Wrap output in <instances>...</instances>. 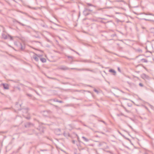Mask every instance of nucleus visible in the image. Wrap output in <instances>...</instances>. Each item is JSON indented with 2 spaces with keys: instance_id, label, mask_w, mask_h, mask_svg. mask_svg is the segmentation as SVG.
Returning a JSON list of instances; mask_svg holds the SVG:
<instances>
[{
  "instance_id": "nucleus-46",
  "label": "nucleus",
  "mask_w": 154,
  "mask_h": 154,
  "mask_svg": "<svg viewBox=\"0 0 154 154\" xmlns=\"http://www.w3.org/2000/svg\"><path fill=\"white\" fill-rule=\"evenodd\" d=\"M100 133H102V134H104V133L103 132H101Z\"/></svg>"
},
{
  "instance_id": "nucleus-44",
  "label": "nucleus",
  "mask_w": 154,
  "mask_h": 154,
  "mask_svg": "<svg viewBox=\"0 0 154 154\" xmlns=\"http://www.w3.org/2000/svg\"><path fill=\"white\" fill-rule=\"evenodd\" d=\"M120 91L121 92H122V93H124V92L123 91H122V90H120Z\"/></svg>"
},
{
  "instance_id": "nucleus-35",
  "label": "nucleus",
  "mask_w": 154,
  "mask_h": 154,
  "mask_svg": "<svg viewBox=\"0 0 154 154\" xmlns=\"http://www.w3.org/2000/svg\"><path fill=\"white\" fill-rule=\"evenodd\" d=\"M72 143H73L74 144H75V141L74 140H72Z\"/></svg>"
},
{
  "instance_id": "nucleus-41",
  "label": "nucleus",
  "mask_w": 154,
  "mask_h": 154,
  "mask_svg": "<svg viewBox=\"0 0 154 154\" xmlns=\"http://www.w3.org/2000/svg\"><path fill=\"white\" fill-rule=\"evenodd\" d=\"M118 70L119 72H120V70L119 67L118 68Z\"/></svg>"
},
{
  "instance_id": "nucleus-32",
  "label": "nucleus",
  "mask_w": 154,
  "mask_h": 154,
  "mask_svg": "<svg viewBox=\"0 0 154 154\" xmlns=\"http://www.w3.org/2000/svg\"><path fill=\"white\" fill-rule=\"evenodd\" d=\"M27 95L29 97H32V95L30 94H27Z\"/></svg>"
},
{
  "instance_id": "nucleus-34",
  "label": "nucleus",
  "mask_w": 154,
  "mask_h": 154,
  "mask_svg": "<svg viewBox=\"0 0 154 154\" xmlns=\"http://www.w3.org/2000/svg\"><path fill=\"white\" fill-rule=\"evenodd\" d=\"M142 60H144V62H147V60H146L145 59H143Z\"/></svg>"
},
{
  "instance_id": "nucleus-7",
  "label": "nucleus",
  "mask_w": 154,
  "mask_h": 154,
  "mask_svg": "<svg viewBox=\"0 0 154 154\" xmlns=\"http://www.w3.org/2000/svg\"><path fill=\"white\" fill-rule=\"evenodd\" d=\"M67 128L69 130H71L73 128V127L71 125H69L67 126Z\"/></svg>"
},
{
  "instance_id": "nucleus-12",
  "label": "nucleus",
  "mask_w": 154,
  "mask_h": 154,
  "mask_svg": "<svg viewBox=\"0 0 154 154\" xmlns=\"http://www.w3.org/2000/svg\"><path fill=\"white\" fill-rule=\"evenodd\" d=\"M31 125H32V124L30 123H28L26 124L25 125V127H29Z\"/></svg>"
},
{
  "instance_id": "nucleus-16",
  "label": "nucleus",
  "mask_w": 154,
  "mask_h": 154,
  "mask_svg": "<svg viewBox=\"0 0 154 154\" xmlns=\"http://www.w3.org/2000/svg\"><path fill=\"white\" fill-rule=\"evenodd\" d=\"M20 45L21 46V49L22 50H23L25 49V46H23L21 44H20Z\"/></svg>"
},
{
  "instance_id": "nucleus-26",
  "label": "nucleus",
  "mask_w": 154,
  "mask_h": 154,
  "mask_svg": "<svg viewBox=\"0 0 154 154\" xmlns=\"http://www.w3.org/2000/svg\"><path fill=\"white\" fill-rule=\"evenodd\" d=\"M87 5L89 6H93V5H92L89 3H87Z\"/></svg>"
},
{
  "instance_id": "nucleus-53",
  "label": "nucleus",
  "mask_w": 154,
  "mask_h": 154,
  "mask_svg": "<svg viewBox=\"0 0 154 154\" xmlns=\"http://www.w3.org/2000/svg\"><path fill=\"white\" fill-rule=\"evenodd\" d=\"M17 104H18V103H16V105H17Z\"/></svg>"
},
{
  "instance_id": "nucleus-45",
  "label": "nucleus",
  "mask_w": 154,
  "mask_h": 154,
  "mask_svg": "<svg viewBox=\"0 0 154 154\" xmlns=\"http://www.w3.org/2000/svg\"><path fill=\"white\" fill-rule=\"evenodd\" d=\"M120 91L121 92H122V93H124V92L123 91H122V90H120Z\"/></svg>"
},
{
  "instance_id": "nucleus-8",
  "label": "nucleus",
  "mask_w": 154,
  "mask_h": 154,
  "mask_svg": "<svg viewBox=\"0 0 154 154\" xmlns=\"http://www.w3.org/2000/svg\"><path fill=\"white\" fill-rule=\"evenodd\" d=\"M143 14L146 15H151V16H153L154 17V14H152L149 13H143Z\"/></svg>"
},
{
  "instance_id": "nucleus-5",
  "label": "nucleus",
  "mask_w": 154,
  "mask_h": 154,
  "mask_svg": "<svg viewBox=\"0 0 154 154\" xmlns=\"http://www.w3.org/2000/svg\"><path fill=\"white\" fill-rule=\"evenodd\" d=\"M50 113H51V112L50 111H44V112L43 115L45 116H48V114H49Z\"/></svg>"
},
{
  "instance_id": "nucleus-1",
  "label": "nucleus",
  "mask_w": 154,
  "mask_h": 154,
  "mask_svg": "<svg viewBox=\"0 0 154 154\" xmlns=\"http://www.w3.org/2000/svg\"><path fill=\"white\" fill-rule=\"evenodd\" d=\"M59 69L63 70H68L69 69V68L65 66H60L58 67Z\"/></svg>"
},
{
  "instance_id": "nucleus-33",
  "label": "nucleus",
  "mask_w": 154,
  "mask_h": 154,
  "mask_svg": "<svg viewBox=\"0 0 154 154\" xmlns=\"http://www.w3.org/2000/svg\"><path fill=\"white\" fill-rule=\"evenodd\" d=\"M101 122H103V123H104L106 125V123H105V122L104 121L101 120Z\"/></svg>"
},
{
  "instance_id": "nucleus-52",
  "label": "nucleus",
  "mask_w": 154,
  "mask_h": 154,
  "mask_svg": "<svg viewBox=\"0 0 154 154\" xmlns=\"http://www.w3.org/2000/svg\"><path fill=\"white\" fill-rule=\"evenodd\" d=\"M116 35V34H115V35H113V36H114L115 35Z\"/></svg>"
},
{
  "instance_id": "nucleus-37",
  "label": "nucleus",
  "mask_w": 154,
  "mask_h": 154,
  "mask_svg": "<svg viewBox=\"0 0 154 154\" xmlns=\"http://www.w3.org/2000/svg\"><path fill=\"white\" fill-rule=\"evenodd\" d=\"M46 150H45V149H44V150L41 149L40 150V151H46Z\"/></svg>"
},
{
  "instance_id": "nucleus-43",
  "label": "nucleus",
  "mask_w": 154,
  "mask_h": 154,
  "mask_svg": "<svg viewBox=\"0 0 154 154\" xmlns=\"http://www.w3.org/2000/svg\"><path fill=\"white\" fill-rule=\"evenodd\" d=\"M71 50L74 52H75V51H74V50H73V49H71Z\"/></svg>"
},
{
  "instance_id": "nucleus-9",
  "label": "nucleus",
  "mask_w": 154,
  "mask_h": 154,
  "mask_svg": "<svg viewBox=\"0 0 154 154\" xmlns=\"http://www.w3.org/2000/svg\"><path fill=\"white\" fill-rule=\"evenodd\" d=\"M2 37L4 39H7V35L4 33L2 34Z\"/></svg>"
},
{
  "instance_id": "nucleus-38",
  "label": "nucleus",
  "mask_w": 154,
  "mask_h": 154,
  "mask_svg": "<svg viewBox=\"0 0 154 154\" xmlns=\"http://www.w3.org/2000/svg\"><path fill=\"white\" fill-rule=\"evenodd\" d=\"M119 133L122 136H123V135L121 134V133H120V132H119Z\"/></svg>"
},
{
  "instance_id": "nucleus-13",
  "label": "nucleus",
  "mask_w": 154,
  "mask_h": 154,
  "mask_svg": "<svg viewBox=\"0 0 154 154\" xmlns=\"http://www.w3.org/2000/svg\"><path fill=\"white\" fill-rule=\"evenodd\" d=\"M33 58L36 61H38L39 60L38 58L35 56H34Z\"/></svg>"
},
{
  "instance_id": "nucleus-4",
  "label": "nucleus",
  "mask_w": 154,
  "mask_h": 154,
  "mask_svg": "<svg viewBox=\"0 0 154 154\" xmlns=\"http://www.w3.org/2000/svg\"><path fill=\"white\" fill-rule=\"evenodd\" d=\"M2 85H3L4 89L7 90L9 89V86L8 84L2 83Z\"/></svg>"
},
{
  "instance_id": "nucleus-30",
  "label": "nucleus",
  "mask_w": 154,
  "mask_h": 154,
  "mask_svg": "<svg viewBox=\"0 0 154 154\" xmlns=\"http://www.w3.org/2000/svg\"><path fill=\"white\" fill-rule=\"evenodd\" d=\"M8 36L10 37L11 40H13L12 37L11 36L9 35H8Z\"/></svg>"
},
{
  "instance_id": "nucleus-48",
  "label": "nucleus",
  "mask_w": 154,
  "mask_h": 154,
  "mask_svg": "<svg viewBox=\"0 0 154 154\" xmlns=\"http://www.w3.org/2000/svg\"><path fill=\"white\" fill-rule=\"evenodd\" d=\"M26 118L27 119H29V118H28V117H27V118Z\"/></svg>"
},
{
  "instance_id": "nucleus-25",
  "label": "nucleus",
  "mask_w": 154,
  "mask_h": 154,
  "mask_svg": "<svg viewBox=\"0 0 154 154\" xmlns=\"http://www.w3.org/2000/svg\"><path fill=\"white\" fill-rule=\"evenodd\" d=\"M23 112H27V110L26 109H24L23 110Z\"/></svg>"
},
{
  "instance_id": "nucleus-10",
  "label": "nucleus",
  "mask_w": 154,
  "mask_h": 154,
  "mask_svg": "<svg viewBox=\"0 0 154 154\" xmlns=\"http://www.w3.org/2000/svg\"><path fill=\"white\" fill-rule=\"evenodd\" d=\"M109 72H112L114 73L115 74H114V75H115V74L116 73V71L112 69H110L109 70Z\"/></svg>"
},
{
  "instance_id": "nucleus-27",
  "label": "nucleus",
  "mask_w": 154,
  "mask_h": 154,
  "mask_svg": "<svg viewBox=\"0 0 154 154\" xmlns=\"http://www.w3.org/2000/svg\"><path fill=\"white\" fill-rule=\"evenodd\" d=\"M139 85L140 86H141V87H143V84L141 83H140L139 84Z\"/></svg>"
},
{
  "instance_id": "nucleus-6",
  "label": "nucleus",
  "mask_w": 154,
  "mask_h": 154,
  "mask_svg": "<svg viewBox=\"0 0 154 154\" xmlns=\"http://www.w3.org/2000/svg\"><path fill=\"white\" fill-rule=\"evenodd\" d=\"M76 69L79 71H85V70H88L87 69H79L77 68H71V69Z\"/></svg>"
},
{
  "instance_id": "nucleus-2",
  "label": "nucleus",
  "mask_w": 154,
  "mask_h": 154,
  "mask_svg": "<svg viewBox=\"0 0 154 154\" xmlns=\"http://www.w3.org/2000/svg\"><path fill=\"white\" fill-rule=\"evenodd\" d=\"M141 76V78L144 79H149V77L144 73L142 74Z\"/></svg>"
},
{
  "instance_id": "nucleus-15",
  "label": "nucleus",
  "mask_w": 154,
  "mask_h": 154,
  "mask_svg": "<svg viewBox=\"0 0 154 154\" xmlns=\"http://www.w3.org/2000/svg\"><path fill=\"white\" fill-rule=\"evenodd\" d=\"M82 138H83L84 140L86 142H88L89 141V140L88 139L84 137H82Z\"/></svg>"
},
{
  "instance_id": "nucleus-17",
  "label": "nucleus",
  "mask_w": 154,
  "mask_h": 154,
  "mask_svg": "<svg viewBox=\"0 0 154 154\" xmlns=\"http://www.w3.org/2000/svg\"><path fill=\"white\" fill-rule=\"evenodd\" d=\"M143 20H145L149 21H152V22H154V20H149V19H145V18H143Z\"/></svg>"
},
{
  "instance_id": "nucleus-31",
  "label": "nucleus",
  "mask_w": 154,
  "mask_h": 154,
  "mask_svg": "<svg viewBox=\"0 0 154 154\" xmlns=\"http://www.w3.org/2000/svg\"><path fill=\"white\" fill-rule=\"evenodd\" d=\"M128 125L131 129H132V130H133V128L131 125Z\"/></svg>"
},
{
  "instance_id": "nucleus-11",
  "label": "nucleus",
  "mask_w": 154,
  "mask_h": 154,
  "mask_svg": "<svg viewBox=\"0 0 154 154\" xmlns=\"http://www.w3.org/2000/svg\"><path fill=\"white\" fill-rule=\"evenodd\" d=\"M40 60L42 63H45L46 61V60L44 58H41Z\"/></svg>"
},
{
  "instance_id": "nucleus-36",
  "label": "nucleus",
  "mask_w": 154,
  "mask_h": 154,
  "mask_svg": "<svg viewBox=\"0 0 154 154\" xmlns=\"http://www.w3.org/2000/svg\"><path fill=\"white\" fill-rule=\"evenodd\" d=\"M106 8H112L111 7H107Z\"/></svg>"
},
{
  "instance_id": "nucleus-29",
  "label": "nucleus",
  "mask_w": 154,
  "mask_h": 154,
  "mask_svg": "<svg viewBox=\"0 0 154 154\" xmlns=\"http://www.w3.org/2000/svg\"><path fill=\"white\" fill-rule=\"evenodd\" d=\"M76 136L77 137V138H78V141H79V142H80V141L79 140V137L76 134Z\"/></svg>"
},
{
  "instance_id": "nucleus-49",
  "label": "nucleus",
  "mask_w": 154,
  "mask_h": 154,
  "mask_svg": "<svg viewBox=\"0 0 154 154\" xmlns=\"http://www.w3.org/2000/svg\"><path fill=\"white\" fill-rule=\"evenodd\" d=\"M35 92H36V93H37V94H38L37 92L36 91H35Z\"/></svg>"
},
{
  "instance_id": "nucleus-47",
  "label": "nucleus",
  "mask_w": 154,
  "mask_h": 154,
  "mask_svg": "<svg viewBox=\"0 0 154 154\" xmlns=\"http://www.w3.org/2000/svg\"><path fill=\"white\" fill-rule=\"evenodd\" d=\"M14 2H15L17 3V2L15 0H13Z\"/></svg>"
},
{
  "instance_id": "nucleus-23",
  "label": "nucleus",
  "mask_w": 154,
  "mask_h": 154,
  "mask_svg": "<svg viewBox=\"0 0 154 154\" xmlns=\"http://www.w3.org/2000/svg\"><path fill=\"white\" fill-rule=\"evenodd\" d=\"M88 70H85V71H91V72H94V70H90L89 69H88Z\"/></svg>"
},
{
  "instance_id": "nucleus-24",
  "label": "nucleus",
  "mask_w": 154,
  "mask_h": 154,
  "mask_svg": "<svg viewBox=\"0 0 154 154\" xmlns=\"http://www.w3.org/2000/svg\"><path fill=\"white\" fill-rule=\"evenodd\" d=\"M29 8H32V9H35V10H36V9H37V8H36V7H35V8H31L30 6H29Z\"/></svg>"
},
{
  "instance_id": "nucleus-28",
  "label": "nucleus",
  "mask_w": 154,
  "mask_h": 154,
  "mask_svg": "<svg viewBox=\"0 0 154 154\" xmlns=\"http://www.w3.org/2000/svg\"><path fill=\"white\" fill-rule=\"evenodd\" d=\"M116 2H124V1L122 0H116Z\"/></svg>"
},
{
  "instance_id": "nucleus-21",
  "label": "nucleus",
  "mask_w": 154,
  "mask_h": 154,
  "mask_svg": "<svg viewBox=\"0 0 154 154\" xmlns=\"http://www.w3.org/2000/svg\"><path fill=\"white\" fill-rule=\"evenodd\" d=\"M94 91H95V92L97 93H98V91L96 89H94Z\"/></svg>"
},
{
  "instance_id": "nucleus-3",
  "label": "nucleus",
  "mask_w": 154,
  "mask_h": 154,
  "mask_svg": "<svg viewBox=\"0 0 154 154\" xmlns=\"http://www.w3.org/2000/svg\"><path fill=\"white\" fill-rule=\"evenodd\" d=\"M87 9L85 8L84 11H83V14L85 16H87L89 14V12L88 11Z\"/></svg>"
},
{
  "instance_id": "nucleus-19",
  "label": "nucleus",
  "mask_w": 154,
  "mask_h": 154,
  "mask_svg": "<svg viewBox=\"0 0 154 154\" xmlns=\"http://www.w3.org/2000/svg\"><path fill=\"white\" fill-rule=\"evenodd\" d=\"M63 135L65 137H66L68 135V134H67V133H66L65 132H64L63 133Z\"/></svg>"
},
{
  "instance_id": "nucleus-42",
  "label": "nucleus",
  "mask_w": 154,
  "mask_h": 154,
  "mask_svg": "<svg viewBox=\"0 0 154 154\" xmlns=\"http://www.w3.org/2000/svg\"><path fill=\"white\" fill-rule=\"evenodd\" d=\"M35 42H39V43H40V42H38V41H35Z\"/></svg>"
},
{
  "instance_id": "nucleus-50",
  "label": "nucleus",
  "mask_w": 154,
  "mask_h": 154,
  "mask_svg": "<svg viewBox=\"0 0 154 154\" xmlns=\"http://www.w3.org/2000/svg\"><path fill=\"white\" fill-rule=\"evenodd\" d=\"M58 130H59V131H60V129H58Z\"/></svg>"
},
{
  "instance_id": "nucleus-39",
  "label": "nucleus",
  "mask_w": 154,
  "mask_h": 154,
  "mask_svg": "<svg viewBox=\"0 0 154 154\" xmlns=\"http://www.w3.org/2000/svg\"><path fill=\"white\" fill-rule=\"evenodd\" d=\"M75 52L76 54H78V55H79V54L78 52H76V51H75Z\"/></svg>"
},
{
  "instance_id": "nucleus-51",
  "label": "nucleus",
  "mask_w": 154,
  "mask_h": 154,
  "mask_svg": "<svg viewBox=\"0 0 154 154\" xmlns=\"http://www.w3.org/2000/svg\"><path fill=\"white\" fill-rule=\"evenodd\" d=\"M84 125V126H86V125Z\"/></svg>"
},
{
  "instance_id": "nucleus-22",
  "label": "nucleus",
  "mask_w": 154,
  "mask_h": 154,
  "mask_svg": "<svg viewBox=\"0 0 154 154\" xmlns=\"http://www.w3.org/2000/svg\"><path fill=\"white\" fill-rule=\"evenodd\" d=\"M55 101L57 102L60 103H62V101L61 100L59 101L58 100H55Z\"/></svg>"
},
{
  "instance_id": "nucleus-18",
  "label": "nucleus",
  "mask_w": 154,
  "mask_h": 154,
  "mask_svg": "<svg viewBox=\"0 0 154 154\" xmlns=\"http://www.w3.org/2000/svg\"><path fill=\"white\" fill-rule=\"evenodd\" d=\"M66 56L68 58H70L72 60L73 59V57L72 56Z\"/></svg>"
},
{
  "instance_id": "nucleus-20",
  "label": "nucleus",
  "mask_w": 154,
  "mask_h": 154,
  "mask_svg": "<svg viewBox=\"0 0 154 154\" xmlns=\"http://www.w3.org/2000/svg\"><path fill=\"white\" fill-rule=\"evenodd\" d=\"M86 9H87V10H88V12H91V11H92V10H91L89 8H86Z\"/></svg>"
},
{
  "instance_id": "nucleus-40",
  "label": "nucleus",
  "mask_w": 154,
  "mask_h": 154,
  "mask_svg": "<svg viewBox=\"0 0 154 154\" xmlns=\"http://www.w3.org/2000/svg\"><path fill=\"white\" fill-rule=\"evenodd\" d=\"M37 56L38 57H40V56H41L42 55H37Z\"/></svg>"
},
{
  "instance_id": "nucleus-14",
  "label": "nucleus",
  "mask_w": 154,
  "mask_h": 154,
  "mask_svg": "<svg viewBox=\"0 0 154 154\" xmlns=\"http://www.w3.org/2000/svg\"><path fill=\"white\" fill-rule=\"evenodd\" d=\"M14 21H15L16 22L18 23H19V24H20V25H22V26H25V25L21 23H20V22L18 21H17V20H15Z\"/></svg>"
}]
</instances>
